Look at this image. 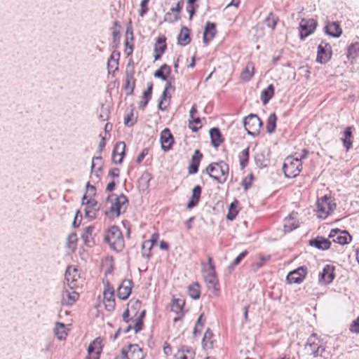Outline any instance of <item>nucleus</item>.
Masks as SVG:
<instances>
[{
	"label": "nucleus",
	"mask_w": 359,
	"mask_h": 359,
	"mask_svg": "<svg viewBox=\"0 0 359 359\" xmlns=\"http://www.w3.org/2000/svg\"><path fill=\"white\" fill-rule=\"evenodd\" d=\"M359 56V42L351 44L347 48L346 57L351 62Z\"/></svg>",
	"instance_id": "f704fd0d"
},
{
	"label": "nucleus",
	"mask_w": 359,
	"mask_h": 359,
	"mask_svg": "<svg viewBox=\"0 0 359 359\" xmlns=\"http://www.w3.org/2000/svg\"><path fill=\"white\" fill-rule=\"evenodd\" d=\"M274 95V86L273 84L268 86L266 88L262 91L260 99L263 104H266L273 97Z\"/></svg>",
	"instance_id": "72a5a7b5"
},
{
	"label": "nucleus",
	"mask_w": 359,
	"mask_h": 359,
	"mask_svg": "<svg viewBox=\"0 0 359 359\" xmlns=\"http://www.w3.org/2000/svg\"><path fill=\"white\" fill-rule=\"evenodd\" d=\"M178 43L181 46H186L191 41L189 29L187 27H182L177 36Z\"/></svg>",
	"instance_id": "2f4dec72"
},
{
	"label": "nucleus",
	"mask_w": 359,
	"mask_h": 359,
	"mask_svg": "<svg viewBox=\"0 0 359 359\" xmlns=\"http://www.w3.org/2000/svg\"><path fill=\"white\" fill-rule=\"evenodd\" d=\"M184 304V302L180 299H174L172 302V304L171 306L172 311L176 313H180L183 311V306Z\"/></svg>",
	"instance_id": "49530a36"
},
{
	"label": "nucleus",
	"mask_w": 359,
	"mask_h": 359,
	"mask_svg": "<svg viewBox=\"0 0 359 359\" xmlns=\"http://www.w3.org/2000/svg\"><path fill=\"white\" fill-rule=\"evenodd\" d=\"M203 315L201 314L198 317L194 329V334H201L204 327L205 320H203Z\"/></svg>",
	"instance_id": "09e8293b"
},
{
	"label": "nucleus",
	"mask_w": 359,
	"mask_h": 359,
	"mask_svg": "<svg viewBox=\"0 0 359 359\" xmlns=\"http://www.w3.org/2000/svg\"><path fill=\"white\" fill-rule=\"evenodd\" d=\"M216 34V26L215 24L210 22H207L205 27V31L203 33V40L205 45L215 37Z\"/></svg>",
	"instance_id": "b1692460"
},
{
	"label": "nucleus",
	"mask_w": 359,
	"mask_h": 359,
	"mask_svg": "<svg viewBox=\"0 0 359 359\" xmlns=\"http://www.w3.org/2000/svg\"><path fill=\"white\" fill-rule=\"evenodd\" d=\"M121 354L124 359H143L142 350L137 344H130L122 348Z\"/></svg>",
	"instance_id": "1a4fd4ad"
},
{
	"label": "nucleus",
	"mask_w": 359,
	"mask_h": 359,
	"mask_svg": "<svg viewBox=\"0 0 359 359\" xmlns=\"http://www.w3.org/2000/svg\"><path fill=\"white\" fill-rule=\"evenodd\" d=\"M175 357V359H194L191 352H189V355H187L184 348L179 349Z\"/></svg>",
	"instance_id": "6e6d98bb"
},
{
	"label": "nucleus",
	"mask_w": 359,
	"mask_h": 359,
	"mask_svg": "<svg viewBox=\"0 0 359 359\" xmlns=\"http://www.w3.org/2000/svg\"><path fill=\"white\" fill-rule=\"evenodd\" d=\"M318 338H308V341L305 344V348L307 351L313 354V356L317 357L322 355V353L325 351V348L316 342Z\"/></svg>",
	"instance_id": "a211bd4d"
},
{
	"label": "nucleus",
	"mask_w": 359,
	"mask_h": 359,
	"mask_svg": "<svg viewBox=\"0 0 359 359\" xmlns=\"http://www.w3.org/2000/svg\"><path fill=\"white\" fill-rule=\"evenodd\" d=\"M332 47L329 43L321 41L318 47L317 62L321 64L327 62L332 57Z\"/></svg>",
	"instance_id": "6e6552de"
},
{
	"label": "nucleus",
	"mask_w": 359,
	"mask_h": 359,
	"mask_svg": "<svg viewBox=\"0 0 359 359\" xmlns=\"http://www.w3.org/2000/svg\"><path fill=\"white\" fill-rule=\"evenodd\" d=\"M336 203L331 198L324 196L317 201V214L318 217L325 219L336 208Z\"/></svg>",
	"instance_id": "39448f33"
},
{
	"label": "nucleus",
	"mask_w": 359,
	"mask_h": 359,
	"mask_svg": "<svg viewBox=\"0 0 359 359\" xmlns=\"http://www.w3.org/2000/svg\"><path fill=\"white\" fill-rule=\"evenodd\" d=\"M149 1V0H142L140 6L141 9L140 11V15L141 17H143L148 11V7L147 4Z\"/></svg>",
	"instance_id": "680f3d73"
},
{
	"label": "nucleus",
	"mask_w": 359,
	"mask_h": 359,
	"mask_svg": "<svg viewBox=\"0 0 359 359\" xmlns=\"http://www.w3.org/2000/svg\"><path fill=\"white\" fill-rule=\"evenodd\" d=\"M104 304L106 310L112 311L115 309L114 290L109 283L105 285L104 292Z\"/></svg>",
	"instance_id": "9d476101"
},
{
	"label": "nucleus",
	"mask_w": 359,
	"mask_h": 359,
	"mask_svg": "<svg viewBox=\"0 0 359 359\" xmlns=\"http://www.w3.org/2000/svg\"><path fill=\"white\" fill-rule=\"evenodd\" d=\"M164 72H165L167 74H169L171 72V67L166 64L163 65L154 72V76L160 78L163 81H167L168 77L165 75Z\"/></svg>",
	"instance_id": "ea45409f"
},
{
	"label": "nucleus",
	"mask_w": 359,
	"mask_h": 359,
	"mask_svg": "<svg viewBox=\"0 0 359 359\" xmlns=\"http://www.w3.org/2000/svg\"><path fill=\"white\" fill-rule=\"evenodd\" d=\"M229 170V165L224 161L212 163L206 168L208 175L219 184H224L226 181Z\"/></svg>",
	"instance_id": "f03ea898"
},
{
	"label": "nucleus",
	"mask_w": 359,
	"mask_h": 359,
	"mask_svg": "<svg viewBox=\"0 0 359 359\" xmlns=\"http://www.w3.org/2000/svg\"><path fill=\"white\" fill-rule=\"evenodd\" d=\"M350 331L353 333L359 334V317L353 320L350 325Z\"/></svg>",
	"instance_id": "e2e57ef3"
},
{
	"label": "nucleus",
	"mask_w": 359,
	"mask_h": 359,
	"mask_svg": "<svg viewBox=\"0 0 359 359\" xmlns=\"http://www.w3.org/2000/svg\"><path fill=\"white\" fill-rule=\"evenodd\" d=\"M174 78L173 77H169L168 78V80L166 81L167 83L165 84V88L166 90H171L172 92L175 90V87L172 86V83L174 82Z\"/></svg>",
	"instance_id": "338daca9"
},
{
	"label": "nucleus",
	"mask_w": 359,
	"mask_h": 359,
	"mask_svg": "<svg viewBox=\"0 0 359 359\" xmlns=\"http://www.w3.org/2000/svg\"><path fill=\"white\" fill-rule=\"evenodd\" d=\"M328 236L333 242L340 245L347 244L351 241V236L346 231L339 229H332Z\"/></svg>",
	"instance_id": "9b49d317"
},
{
	"label": "nucleus",
	"mask_w": 359,
	"mask_h": 359,
	"mask_svg": "<svg viewBox=\"0 0 359 359\" xmlns=\"http://www.w3.org/2000/svg\"><path fill=\"white\" fill-rule=\"evenodd\" d=\"M69 325H65L62 323H57L54 329V332L56 337H62L63 335L67 336L69 333Z\"/></svg>",
	"instance_id": "4c0bfd02"
},
{
	"label": "nucleus",
	"mask_w": 359,
	"mask_h": 359,
	"mask_svg": "<svg viewBox=\"0 0 359 359\" xmlns=\"http://www.w3.org/2000/svg\"><path fill=\"white\" fill-rule=\"evenodd\" d=\"M67 247L72 250L76 248V241H77V236L75 233H72L69 234L67 239Z\"/></svg>",
	"instance_id": "3c124183"
},
{
	"label": "nucleus",
	"mask_w": 359,
	"mask_h": 359,
	"mask_svg": "<svg viewBox=\"0 0 359 359\" xmlns=\"http://www.w3.org/2000/svg\"><path fill=\"white\" fill-rule=\"evenodd\" d=\"M198 5L187 4V11L189 13V19L191 20L193 15L195 14Z\"/></svg>",
	"instance_id": "0e129e2a"
},
{
	"label": "nucleus",
	"mask_w": 359,
	"mask_h": 359,
	"mask_svg": "<svg viewBox=\"0 0 359 359\" xmlns=\"http://www.w3.org/2000/svg\"><path fill=\"white\" fill-rule=\"evenodd\" d=\"M239 161L241 168H244L248 163L249 161V147L243 149L239 154Z\"/></svg>",
	"instance_id": "37998d69"
},
{
	"label": "nucleus",
	"mask_w": 359,
	"mask_h": 359,
	"mask_svg": "<svg viewBox=\"0 0 359 359\" xmlns=\"http://www.w3.org/2000/svg\"><path fill=\"white\" fill-rule=\"evenodd\" d=\"M82 204L86 205V217L90 219H95L96 217V212L99 210L97 201L92 198L87 199V196L85 194L82 198Z\"/></svg>",
	"instance_id": "ddd939ff"
},
{
	"label": "nucleus",
	"mask_w": 359,
	"mask_h": 359,
	"mask_svg": "<svg viewBox=\"0 0 359 359\" xmlns=\"http://www.w3.org/2000/svg\"><path fill=\"white\" fill-rule=\"evenodd\" d=\"M325 32L332 36V37H339L341 36L342 33V30L337 22H332L327 23L325 28H324Z\"/></svg>",
	"instance_id": "cd10ccee"
},
{
	"label": "nucleus",
	"mask_w": 359,
	"mask_h": 359,
	"mask_svg": "<svg viewBox=\"0 0 359 359\" xmlns=\"http://www.w3.org/2000/svg\"><path fill=\"white\" fill-rule=\"evenodd\" d=\"M237 203L238 202L236 201L235 203H231L230 204L228 214L226 215V219L228 220H233L238 215V210H236Z\"/></svg>",
	"instance_id": "de8ad7c7"
},
{
	"label": "nucleus",
	"mask_w": 359,
	"mask_h": 359,
	"mask_svg": "<svg viewBox=\"0 0 359 359\" xmlns=\"http://www.w3.org/2000/svg\"><path fill=\"white\" fill-rule=\"evenodd\" d=\"M203 276L205 282L209 285V287H212L214 290H217L216 286L218 280L216 277L215 270L210 269L208 271H205Z\"/></svg>",
	"instance_id": "473e14b6"
},
{
	"label": "nucleus",
	"mask_w": 359,
	"mask_h": 359,
	"mask_svg": "<svg viewBox=\"0 0 359 359\" xmlns=\"http://www.w3.org/2000/svg\"><path fill=\"white\" fill-rule=\"evenodd\" d=\"M142 255L149 257L150 255V250L152 248V243L146 241L142 243Z\"/></svg>",
	"instance_id": "4d7b16f0"
},
{
	"label": "nucleus",
	"mask_w": 359,
	"mask_h": 359,
	"mask_svg": "<svg viewBox=\"0 0 359 359\" xmlns=\"http://www.w3.org/2000/svg\"><path fill=\"white\" fill-rule=\"evenodd\" d=\"M209 133L212 145L214 147H218L224 141L220 130L217 128H212L210 130Z\"/></svg>",
	"instance_id": "c756f323"
},
{
	"label": "nucleus",
	"mask_w": 359,
	"mask_h": 359,
	"mask_svg": "<svg viewBox=\"0 0 359 359\" xmlns=\"http://www.w3.org/2000/svg\"><path fill=\"white\" fill-rule=\"evenodd\" d=\"M302 161L299 158L287 156L283 163V170L285 177L293 178L297 177L302 170Z\"/></svg>",
	"instance_id": "7ed1b4c3"
},
{
	"label": "nucleus",
	"mask_w": 359,
	"mask_h": 359,
	"mask_svg": "<svg viewBox=\"0 0 359 359\" xmlns=\"http://www.w3.org/2000/svg\"><path fill=\"white\" fill-rule=\"evenodd\" d=\"M188 294L193 299H198L201 295L200 285L198 283H194L188 287Z\"/></svg>",
	"instance_id": "58836bf2"
},
{
	"label": "nucleus",
	"mask_w": 359,
	"mask_h": 359,
	"mask_svg": "<svg viewBox=\"0 0 359 359\" xmlns=\"http://www.w3.org/2000/svg\"><path fill=\"white\" fill-rule=\"evenodd\" d=\"M167 97L170 99L171 97V95L168 94V91L166 90V89H164L158 105V108L161 111L165 110L166 108L165 107H163L162 105L163 100H166Z\"/></svg>",
	"instance_id": "13d9d810"
},
{
	"label": "nucleus",
	"mask_w": 359,
	"mask_h": 359,
	"mask_svg": "<svg viewBox=\"0 0 359 359\" xmlns=\"http://www.w3.org/2000/svg\"><path fill=\"white\" fill-rule=\"evenodd\" d=\"M102 165L103 161L101 156H95L93 158L91 163L90 177H93V175H95L97 179L100 178V175L102 172Z\"/></svg>",
	"instance_id": "a878e982"
},
{
	"label": "nucleus",
	"mask_w": 359,
	"mask_h": 359,
	"mask_svg": "<svg viewBox=\"0 0 359 359\" xmlns=\"http://www.w3.org/2000/svg\"><path fill=\"white\" fill-rule=\"evenodd\" d=\"M276 120L277 118L274 113L269 115L266 127L267 133H272L274 132L276 126Z\"/></svg>",
	"instance_id": "79ce46f5"
},
{
	"label": "nucleus",
	"mask_w": 359,
	"mask_h": 359,
	"mask_svg": "<svg viewBox=\"0 0 359 359\" xmlns=\"http://www.w3.org/2000/svg\"><path fill=\"white\" fill-rule=\"evenodd\" d=\"M152 179L151 174L147 171L144 172L138 180V187L142 191L147 190L149 187V182Z\"/></svg>",
	"instance_id": "7c9ffc66"
},
{
	"label": "nucleus",
	"mask_w": 359,
	"mask_h": 359,
	"mask_svg": "<svg viewBox=\"0 0 359 359\" xmlns=\"http://www.w3.org/2000/svg\"><path fill=\"white\" fill-rule=\"evenodd\" d=\"M165 41V37L159 36L154 44V52H160V53H164L167 48Z\"/></svg>",
	"instance_id": "a19ab883"
},
{
	"label": "nucleus",
	"mask_w": 359,
	"mask_h": 359,
	"mask_svg": "<svg viewBox=\"0 0 359 359\" xmlns=\"http://www.w3.org/2000/svg\"><path fill=\"white\" fill-rule=\"evenodd\" d=\"M153 90V83L151 82L147 84V89L143 92L142 99L150 100L151 98Z\"/></svg>",
	"instance_id": "bf43d9fd"
},
{
	"label": "nucleus",
	"mask_w": 359,
	"mask_h": 359,
	"mask_svg": "<svg viewBox=\"0 0 359 359\" xmlns=\"http://www.w3.org/2000/svg\"><path fill=\"white\" fill-rule=\"evenodd\" d=\"M278 20V18L276 17L273 13H270L268 17L265 19L264 22L267 27L274 29Z\"/></svg>",
	"instance_id": "a18cd8bd"
},
{
	"label": "nucleus",
	"mask_w": 359,
	"mask_h": 359,
	"mask_svg": "<svg viewBox=\"0 0 359 359\" xmlns=\"http://www.w3.org/2000/svg\"><path fill=\"white\" fill-rule=\"evenodd\" d=\"M160 140L161 148L165 151H169L172 148L174 139L168 128H165L161 133Z\"/></svg>",
	"instance_id": "6ab92c4d"
},
{
	"label": "nucleus",
	"mask_w": 359,
	"mask_h": 359,
	"mask_svg": "<svg viewBox=\"0 0 359 359\" xmlns=\"http://www.w3.org/2000/svg\"><path fill=\"white\" fill-rule=\"evenodd\" d=\"M317 22L313 18H302L299 22V38L304 41L307 36L311 34L317 27Z\"/></svg>",
	"instance_id": "0eeeda50"
},
{
	"label": "nucleus",
	"mask_w": 359,
	"mask_h": 359,
	"mask_svg": "<svg viewBox=\"0 0 359 359\" xmlns=\"http://www.w3.org/2000/svg\"><path fill=\"white\" fill-rule=\"evenodd\" d=\"M126 144L124 142H118L114 146L112 154V161L115 164H120L123 162L125 156Z\"/></svg>",
	"instance_id": "aec40b11"
},
{
	"label": "nucleus",
	"mask_w": 359,
	"mask_h": 359,
	"mask_svg": "<svg viewBox=\"0 0 359 359\" xmlns=\"http://www.w3.org/2000/svg\"><path fill=\"white\" fill-rule=\"evenodd\" d=\"M183 6H184V0H180L177 3L176 6L171 8L170 11L174 13H178V15H180V13H181L182 10L183 8Z\"/></svg>",
	"instance_id": "052dcab7"
},
{
	"label": "nucleus",
	"mask_w": 359,
	"mask_h": 359,
	"mask_svg": "<svg viewBox=\"0 0 359 359\" xmlns=\"http://www.w3.org/2000/svg\"><path fill=\"white\" fill-rule=\"evenodd\" d=\"M335 277L334 267L327 264L323 268L322 272L319 273V283L321 284H330Z\"/></svg>",
	"instance_id": "dca6fc26"
},
{
	"label": "nucleus",
	"mask_w": 359,
	"mask_h": 359,
	"mask_svg": "<svg viewBox=\"0 0 359 359\" xmlns=\"http://www.w3.org/2000/svg\"><path fill=\"white\" fill-rule=\"evenodd\" d=\"M247 254H248V251L247 250H245V251L242 252L238 256H237L234 259L233 262V265L236 266V265L239 264L240 262H241V260L247 255Z\"/></svg>",
	"instance_id": "69168bd1"
},
{
	"label": "nucleus",
	"mask_w": 359,
	"mask_h": 359,
	"mask_svg": "<svg viewBox=\"0 0 359 359\" xmlns=\"http://www.w3.org/2000/svg\"><path fill=\"white\" fill-rule=\"evenodd\" d=\"M202 189L200 185H196L192 190V195L189 201L187 204V209H191L196 206L199 202Z\"/></svg>",
	"instance_id": "c85d7f7f"
},
{
	"label": "nucleus",
	"mask_w": 359,
	"mask_h": 359,
	"mask_svg": "<svg viewBox=\"0 0 359 359\" xmlns=\"http://www.w3.org/2000/svg\"><path fill=\"white\" fill-rule=\"evenodd\" d=\"M102 347L101 338H95L88 347V355L86 357V359H99Z\"/></svg>",
	"instance_id": "f8f14e48"
},
{
	"label": "nucleus",
	"mask_w": 359,
	"mask_h": 359,
	"mask_svg": "<svg viewBox=\"0 0 359 359\" xmlns=\"http://www.w3.org/2000/svg\"><path fill=\"white\" fill-rule=\"evenodd\" d=\"M203 158L202 153L196 149L195 150L189 164V166L188 168V172L190 175L195 174L198 172L200 162Z\"/></svg>",
	"instance_id": "412c9836"
},
{
	"label": "nucleus",
	"mask_w": 359,
	"mask_h": 359,
	"mask_svg": "<svg viewBox=\"0 0 359 359\" xmlns=\"http://www.w3.org/2000/svg\"><path fill=\"white\" fill-rule=\"evenodd\" d=\"M104 241L116 252L122 251L125 245L122 232L116 226H111L105 231Z\"/></svg>",
	"instance_id": "f257e3e1"
},
{
	"label": "nucleus",
	"mask_w": 359,
	"mask_h": 359,
	"mask_svg": "<svg viewBox=\"0 0 359 359\" xmlns=\"http://www.w3.org/2000/svg\"><path fill=\"white\" fill-rule=\"evenodd\" d=\"M107 199L111 202V205L109 208V211L111 215H115L116 217H118L121 212H125L128 203L125 195L121 194L117 196L115 194H111L108 196Z\"/></svg>",
	"instance_id": "20e7f679"
},
{
	"label": "nucleus",
	"mask_w": 359,
	"mask_h": 359,
	"mask_svg": "<svg viewBox=\"0 0 359 359\" xmlns=\"http://www.w3.org/2000/svg\"><path fill=\"white\" fill-rule=\"evenodd\" d=\"M189 127L193 132H196L198 130L201 128V125L199 126H194L193 124L195 123L196 125H198L201 123V118H190L189 120Z\"/></svg>",
	"instance_id": "5fc2aeb1"
},
{
	"label": "nucleus",
	"mask_w": 359,
	"mask_h": 359,
	"mask_svg": "<svg viewBox=\"0 0 359 359\" xmlns=\"http://www.w3.org/2000/svg\"><path fill=\"white\" fill-rule=\"evenodd\" d=\"M297 212H292L288 217L284 220V229L285 231H292L299 226L298 221L297 220Z\"/></svg>",
	"instance_id": "bb28decb"
},
{
	"label": "nucleus",
	"mask_w": 359,
	"mask_h": 359,
	"mask_svg": "<svg viewBox=\"0 0 359 359\" xmlns=\"http://www.w3.org/2000/svg\"><path fill=\"white\" fill-rule=\"evenodd\" d=\"M79 294L73 290H65L62 292V303L63 304L71 306L79 299Z\"/></svg>",
	"instance_id": "393cba45"
},
{
	"label": "nucleus",
	"mask_w": 359,
	"mask_h": 359,
	"mask_svg": "<svg viewBox=\"0 0 359 359\" xmlns=\"http://www.w3.org/2000/svg\"><path fill=\"white\" fill-rule=\"evenodd\" d=\"M341 140L347 151L351 148L353 143L352 127H347L345 129Z\"/></svg>",
	"instance_id": "c9c22d12"
},
{
	"label": "nucleus",
	"mask_w": 359,
	"mask_h": 359,
	"mask_svg": "<svg viewBox=\"0 0 359 359\" xmlns=\"http://www.w3.org/2000/svg\"><path fill=\"white\" fill-rule=\"evenodd\" d=\"M307 268L306 266H299L287 274L286 280L289 283H300L305 278Z\"/></svg>",
	"instance_id": "4468645a"
},
{
	"label": "nucleus",
	"mask_w": 359,
	"mask_h": 359,
	"mask_svg": "<svg viewBox=\"0 0 359 359\" xmlns=\"http://www.w3.org/2000/svg\"><path fill=\"white\" fill-rule=\"evenodd\" d=\"M247 133L252 137L257 136L262 126V121L257 114H250L243 119Z\"/></svg>",
	"instance_id": "423d86ee"
},
{
	"label": "nucleus",
	"mask_w": 359,
	"mask_h": 359,
	"mask_svg": "<svg viewBox=\"0 0 359 359\" xmlns=\"http://www.w3.org/2000/svg\"><path fill=\"white\" fill-rule=\"evenodd\" d=\"M97 116L101 121H104L109 118V110L103 104H101L100 112Z\"/></svg>",
	"instance_id": "603ef678"
},
{
	"label": "nucleus",
	"mask_w": 359,
	"mask_h": 359,
	"mask_svg": "<svg viewBox=\"0 0 359 359\" xmlns=\"http://www.w3.org/2000/svg\"><path fill=\"white\" fill-rule=\"evenodd\" d=\"M180 19V15L178 13H174L170 11L167 12L164 15V21L169 23H173Z\"/></svg>",
	"instance_id": "864d4df0"
},
{
	"label": "nucleus",
	"mask_w": 359,
	"mask_h": 359,
	"mask_svg": "<svg viewBox=\"0 0 359 359\" xmlns=\"http://www.w3.org/2000/svg\"><path fill=\"white\" fill-rule=\"evenodd\" d=\"M94 229L95 227L93 226H89L84 229L81 235V239L83 243L88 248H91L95 244V241L93 236Z\"/></svg>",
	"instance_id": "5701e85b"
},
{
	"label": "nucleus",
	"mask_w": 359,
	"mask_h": 359,
	"mask_svg": "<svg viewBox=\"0 0 359 359\" xmlns=\"http://www.w3.org/2000/svg\"><path fill=\"white\" fill-rule=\"evenodd\" d=\"M65 276L69 290H73L76 286L77 278H79L78 269L73 266H67Z\"/></svg>",
	"instance_id": "2eb2a0df"
},
{
	"label": "nucleus",
	"mask_w": 359,
	"mask_h": 359,
	"mask_svg": "<svg viewBox=\"0 0 359 359\" xmlns=\"http://www.w3.org/2000/svg\"><path fill=\"white\" fill-rule=\"evenodd\" d=\"M145 316V311L143 310L141 311L139 316L133 321L134 325L133 326V329L135 330V334H136L138 331H140L143 325V318Z\"/></svg>",
	"instance_id": "c03bdc74"
},
{
	"label": "nucleus",
	"mask_w": 359,
	"mask_h": 359,
	"mask_svg": "<svg viewBox=\"0 0 359 359\" xmlns=\"http://www.w3.org/2000/svg\"><path fill=\"white\" fill-rule=\"evenodd\" d=\"M149 153V149L147 148H144L142 149V151H141V153L138 155L137 158V163H140L143 159L144 158V157L148 154Z\"/></svg>",
	"instance_id": "774afa93"
},
{
	"label": "nucleus",
	"mask_w": 359,
	"mask_h": 359,
	"mask_svg": "<svg viewBox=\"0 0 359 359\" xmlns=\"http://www.w3.org/2000/svg\"><path fill=\"white\" fill-rule=\"evenodd\" d=\"M309 245L320 250H326L330 248L331 242L329 239L322 236H318L316 238L309 241Z\"/></svg>",
	"instance_id": "4be33fe9"
},
{
	"label": "nucleus",
	"mask_w": 359,
	"mask_h": 359,
	"mask_svg": "<svg viewBox=\"0 0 359 359\" xmlns=\"http://www.w3.org/2000/svg\"><path fill=\"white\" fill-rule=\"evenodd\" d=\"M133 283L131 280L124 279L117 289V296L122 300L128 298L131 293Z\"/></svg>",
	"instance_id": "f3484780"
},
{
	"label": "nucleus",
	"mask_w": 359,
	"mask_h": 359,
	"mask_svg": "<svg viewBox=\"0 0 359 359\" xmlns=\"http://www.w3.org/2000/svg\"><path fill=\"white\" fill-rule=\"evenodd\" d=\"M120 57V53L116 51H113L111 56L108 59L107 62L114 63V69L113 70V74L118 70V60Z\"/></svg>",
	"instance_id": "8fccbe9b"
},
{
	"label": "nucleus",
	"mask_w": 359,
	"mask_h": 359,
	"mask_svg": "<svg viewBox=\"0 0 359 359\" xmlns=\"http://www.w3.org/2000/svg\"><path fill=\"white\" fill-rule=\"evenodd\" d=\"M254 65L252 62L248 63L245 69L241 74V79L245 81H250L254 74Z\"/></svg>",
	"instance_id": "e433bc0d"
}]
</instances>
